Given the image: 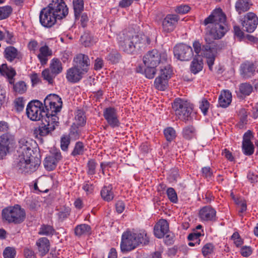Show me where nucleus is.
I'll return each mask as SVG.
<instances>
[{
  "label": "nucleus",
  "mask_w": 258,
  "mask_h": 258,
  "mask_svg": "<svg viewBox=\"0 0 258 258\" xmlns=\"http://www.w3.org/2000/svg\"><path fill=\"white\" fill-rule=\"evenodd\" d=\"M216 212L211 206H207L202 208L199 212V216L202 220L212 221L215 219Z\"/></svg>",
  "instance_id": "obj_24"
},
{
  "label": "nucleus",
  "mask_w": 258,
  "mask_h": 258,
  "mask_svg": "<svg viewBox=\"0 0 258 258\" xmlns=\"http://www.w3.org/2000/svg\"><path fill=\"white\" fill-rule=\"evenodd\" d=\"M214 246L213 244L208 243L206 244L202 248V253L204 256L211 254L214 250Z\"/></svg>",
  "instance_id": "obj_51"
},
{
  "label": "nucleus",
  "mask_w": 258,
  "mask_h": 258,
  "mask_svg": "<svg viewBox=\"0 0 258 258\" xmlns=\"http://www.w3.org/2000/svg\"><path fill=\"white\" fill-rule=\"evenodd\" d=\"M52 54V50L49 47L45 45L39 48V53L37 57L42 65L45 64L48 60V57Z\"/></svg>",
  "instance_id": "obj_28"
},
{
  "label": "nucleus",
  "mask_w": 258,
  "mask_h": 258,
  "mask_svg": "<svg viewBox=\"0 0 258 258\" xmlns=\"http://www.w3.org/2000/svg\"><path fill=\"white\" fill-rule=\"evenodd\" d=\"M54 232V229L52 226L48 225H42L39 229L38 234L46 236L52 235Z\"/></svg>",
  "instance_id": "obj_42"
},
{
  "label": "nucleus",
  "mask_w": 258,
  "mask_h": 258,
  "mask_svg": "<svg viewBox=\"0 0 258 258\" xmlns=\"http://www.w3.org/2000/svg\"><path fill=\"white\" fill-rule=\"evenodd\" d=\"M3 255L5 258H14L16 255L15 249L13 247H7L4 251Z\"/></svg>",
  "instance_id": "obj_52"
},
{
  "label": "nucleus",
  "mask_w": 258,
  "mask_h": 258,
  "mask_svg": "<svg viewBox=\"0 0 258 258\" xmlns=\"http://www.w3.org/2000/svg\"><path fill=\"white\" fill-rule=\"evenodd\" d=\"M62 102L61 99L57 95L49 94L44 100V105L39 100H34L28 103L26 114L28 118L33 121L42 120L45 116L56 114L60 111Z\"/></svg>",
  "instance_id": "obj_1"
},
{
  "label": "nucleus",
  "mask_w": 258,
  "mask_h": 258,
  "mask_svg": "<svg viewBox=\"0 0 258 258\" xmlns=\"http://www.w3.org/2000/svg\"><path fill=\"white\" fill-rule=\"evenodd\" d=\"M142 43V40L137 35H133L131 32L123 33L119 37V45L124 52L131 54L135 51L137 46Z\"/></svg>",
  "instance_id": "obj_9"
},
{
  "label": "nucleus",
  "mask_w": 258,
  "mask_h": 258,
  "mask_svg": "<svg viewBox=\"0 0 258 258\" xmlns=\"http://www.w3.org/2000/svg\"><path fill=\"white\" fill-rule=\"evenodd\" d=\"M55 75L50 72L49 69H45L42 72V77L43 79L48 82L49 84H52L53 82V79Z\"/></svg>",
  "instance_id": "obj_48"
},
{
  "label": "nucleus",
  "mask_w": 258,
  "mask_h": 258,
  "mask_svg": "<svg viewBox=\"0 0 258 258\" xmlns=\"http://www.w3.org/2000/svg\"><path fill=\"white\" fill-rule=\"evenodd\" d=\"M85 73H86L74 66L68 70L66 78L69 82L76 83L81 80Z\"/></svg>",
  "instance_id": "obj_20"
},
{
  "label": "nucleus",
  "mask_w": 258,
  "mask_h": 258,
  "mask_svg": "<svg viewBox=\"0 0 258 258\" xmlns=\"http://www.w3.org/2000/svg\"><path fill=\"white\" fill-rule=\"evenodd\" d=\"M255 70L256 67L253 62L245 61L240 65V76L244 79H248L254 75Z\"/></svg>",
  "instance_id": "obj_19"
},
{
  "label": "nucleus",
  "mask_w": 258,
  "mask_h": 258,
  "mask_svg": "<svg viewBox=\"0 0 258 258\" xmlns=\"http://www.w3.org/2000/svg\"><path fill=\"white\" fill-rule=\"evenodd\" d=\"M70 213V209L69 208H66L58 212V216L59 219L62 221L69 216Z\"/></svg>",
  "instance_id": "obj_61"
},
{
  "label": "nucleus",
  "mask_w": 258,
  "mask_h": 258,
  "mask_svg": "<svg viewBox=\"0 0 258 258\" xmlns=\"http://www.w3.org/2000/svg\"><path fill=\"white\" fill-rule=\"evenodd\" d=\"M239 91L242 95L244 96H249L253 91V87L249 83H243L239 85Z\"/></svg>",
  "instance_id": "obj_37"
},
{
  "label": "nucleus",
  "mask_w": 258,
  "mask_h": 258,
  "mask_svg": "<svg viewBox=\"0 0 258 258\" xmlns=\"http://www.w3.org/2000/svg\"><path fill=\"white\" fill-rule=\"evenodd\" d=\"M167 196L169 200L174 203H176L178 201L177 196L175 190L173 188L169 187L166 191Z\"/></svg>",
  "instance_id": "obj_50"
},
{
  "label": "nucleus",
  "mask_w": 258,
  "mask_h": 258,
  "mask_svg": "<svg viewBox=\"0 0 258 258\" xmlns=\"http://www.w3.org/2000/svg\"><path fill=\"white\" fill-rule=\"evenodd\" d=\"M204 235V232L202 230V231H194L193 232L190 233L187 239L189 241H194L196 240V243H198V245H199L201 242V240L200 239V237L201 236Z\"/></svg>",
  "instance_id": "obj_45"
},
{
  "label": "nucleus",
  "mask_w": 258,
  "mask_h": 258,
  "mask_svg": "<svg viewBox=\"0 0 258 258\" xmlns=\"http://www.w3.org/2000/svg\"><path fill=\"white\" fill-rule=\"evenodd\" d=\"M70 143V139L67 136L61 137L60 140V147L63 151H67Z\"/></svg>",
  "instance_id": "obj_57"
},
{
  "label": "nucleus",
  "mask_w": 258,
  "mask_h": 258,
  "mask_svg": "<svg viewBox=\"0 0 258 258\" xmlns=\"http://www.w3.org/2000/svg\"><path fill=\"white\" fill-rule=\"evenodd\" d=\"M86 122V116L84 112L81 110H78L75 113V122L76 125L83 126L85 125Z\"/></svg>",
  "instance_id": "obj_36"
},
{
  "label": "nucleus",
  "mask_w": 258,
  "mask_h": 258,
  "mask_svg": "<svg viewBox=\"0 0 258 258\" xmlns=\"http://www.w3.org/2000/svg\"><path fill=\"white\" fill-rule=\"evenodd\" d=\"M19 149L18 152L19 155L23 156H31L33 151L31 149V144L26 138H21L19 141Z\"/></svg>",
  "instance_id": "obj_23"
},
{
  "label": "nucleus",
  "mask_w": 258,
  "mask_h": 258,
  "mask_svg": "<svg viewBox=\"0 0 258 258\" xmlns=\"http://www.w3.org/2000/svg\"><path fill=\"white\" fill-rule=\"evenodd\" d=\"M233 32L234 36L239 40L244 37V33L238 26L235 25L233 27Z\"/></svg>",
  "instance_id": "obj_60"
},
{
  "label": "nucleus",
  "mask_w": 258,
  "mask_h": 258,
  "mask_svg": "<svg viewBox=\"0 0 258 258\" xmlns=\"http://www.w3.org/2000/svg\"><path fill=\"white\" fill-rule=\"evenodd\" d=\"M12 12V9L10 6H7L0 7V16L1 20L5 19L9 17Z\"/></svg>",
  "instance_id": "obj_47"
},
{
  "label": "nucleus",
  "mask_w": 258,
  "mask_h": 258,
  "mask_svg": "<svg viewBox=\"0 0 258 258\" xmlns=\"http://www.w3.org/2000/svg\"><path fill=\"white\" fill-rule=\"evenodd\" d=\"M252 250L250 246H243L241 248L240 253L244 257H248L251 254Z\"/></svg>",
  "instance_id": "obj_59"
},
{
  "label": "nucleus",
  "mask_w": 258,
  "mask_h": 258,
  "mask_svg": "<svg viewBox=\"0 0 258 258\" xmlns=\"http://www.w3.org/2000/svg\"><path fill=\"white\" fill-rule=\"evenodd\" d=\"M251 131L248 130L243 136L242 150L243 154L246 156L252 155L254 151V146L251 140L253 138Z\"/></svg>",
  "instance_id": "obj_16"
},
{
  "label": "nucleus",
  "mask_w": 258,
  "mask_h": 258,
  "mask_svg": "<svg viewBox=\"0 0 258 258\" xmlns=\"http://www.w3.org/2000/svg\"><path fill=\"white\" fill-rule=\"evenodd\" d=\"M190 10V7L187 5H180L176 6L174 11L179 14L183 15L187 13Z\"/></svg>",
  "instance_id": "obj_49"
},
{
  "label": "nucleus",
  "mask_w": 258,
  "mask_h": 258,
  "mask_svg": "<svg viewBox=\"0 0 258 258\" xmlns=\"http://www.w3.org/2000/svg\"><path fill=\"white\" fill-rule=\"evenodd\" d=\"M84 152V146L83 143L78 142L76 143L74 150L72 152V155L75 156L82 155Z\"/></svg>",
  "instance_id": "obj_46"
},
{
  "label": "nucleus",
  "mask_w": 258,
  "mask_h": 258,
  "mask_svg": "<svg viewBox=\"0 0 258 258\" xmlns=\"http://www.w3.org/2000/svg\"><path fill=\"white\" fill-rule=\"evenodd\" d=\"M182 136L186 140H189L196 136V130L192 125L187 126L183 128Z\"/></svg>",
  "instance_id": "obj_38"
},
{
  "label": "nucleus",
  "mask_w": 258,
  "mask_h": 258,
  "mask_svg": "<svg viewBox=\"0 0 258 258\" xmlns=\"http://www.w3.org/2000/svg\"><path fill=\"white\" fill-rule=\"evenodd\" d=\"M172 108L178 119L185 121L190 119L192 107L187 101L176 98L172 104Z\"/></svg>",
  "instance_id": "obj_10"
},
{
  "label": "nucleus",
  "mask_w": 258,
  "mask_h": 258,
  "mask_svg": "<svg viewBox=\"0 0 258 258\" xmlns=\"http://www.w3.org/2000/svg\"><path fill=\"white\" fill-rule=\"evenodd\" d=\"M169 230L167 221L165 219H160L154 226V235L158 238H162L167 234Z\"/></svg>",
  "instance_id": "obj_21"
},
{
  "label": "nucleus",
  "mask_w": 258,
  "mask_h": 258,
  "mask_svg": "<svg viewBox=\"0 0 258 258\" xmlns=\"http://www.w3.org/2000/svg\"><path fill=\"white\" fill-rule=\"evenodd\" d=\"M15 108L18 112L22 111L24 107V102L22 98H18L14 101Z\"/></svg>",
  "instance_id": "obj_53"
},
{
  "label": "nucleus",
  "mask_w": 258,
  "mask_h": 258,
  "mask_svg": "<svg viewBox=\"0 0 258 258\" xmlns=\"http://www.w3.org/2000/svg\"><path fill=\"white\" fill-rule=\"evenodd\" d=\"M82 188L87 194L91 193L94 189L93 184L89 181H85L83 185Z\"/></svg>",
  "instance_id": "obj_63"
},
{
  "label": "nucleus",
  "mask_w": 258,
  "mask_h": 258,
  "mask_svg": "<svg viewBox=\"0 0 258 258\" xmlns=\"http://www.w3.org/2000/svg\"><path fill=\"white\" fill-rule=\"evenodd\" d=\"M91 233V227L86 224L77 225L75 228V233L76 236H81L90 234Z\"/></svg>",
  "instance_id": "obj_30"
},
{
  "label": "nucleus",
  "mask_w": 258,
  "mask_h": 258,
  "mask_svg": "<svg viewBox=\"0 0 258 258\" xmlns=\"http://www.w3.org/2000/svg\"><path fill=\"white\" fill-rule=\"evenodd\" d=\"M38 43L35 40H31L28 44V48L30 51H35L38 47Z\"/></svg>",
  "instance_id": "obj_64"
},
{
  "label": "nucleus",
  "mask_w": 258,
  "mask_h": 258,
  "mask_svg": "<svg viewBox=\"0 0 258 258\" xmlns=\"http://www.w3.org/2000/svg\"><path fill=\"white\" fill-rule=\"evenodd\" d=\"M168 81L167 79L159 76L157 77L154 81V86L155 87L161 91L165 90L168 85Z\"/></svg>",
  "instance_id": "obj_34"
},
{
  "label": "nucleus",
  "mask_w": 258,
  "mask_h": 258,
  "mask_svg": "<svg viewBox=\"0 0 258 258\" xmlns=\"http://www.w3.org/2000/svg\"><path fill=\"white\" fill-rule=\"evenodd\" d=\"M156 67H147L145 70V74L146 77L148 79H152L156 74Z\"/></svg>",
  "instance_id": "obj_55"
},
{
  "label": "nucleus",
  "mask_w": 258,
  "mask_h": 258,
  "mask_svg": "<svg viewBox=\"0 0 258 258\" xmlns=\"http://www.w3.org/2000/svg\"><path fill=\"white\" fill-rule=\"evenodd\" d=\"M74 66L87 73L90 65V60L87 55L83 53L77 54L74 58Z\"/></svg>",
  "instance_id": "obj_18"
},
{
  "label": "nucleus",
  "mask_w": 258,
  "mask_h": 258,
  "mask_svg": "<svg viewBox=\"0 0 258 258\" xmlns=\"http://www.w3.org/2000/svg\"><path fill=\"white\" fill-rule=\"evenodd\" d=\"M58 118L56 114L43 118L41 120V125L33 130V136L39 139L42 137L47 136L55 129V126L58 125Z\"/></svg>",
  "instance_id": "obj_7"
},
{
  "label": "nucleus",
  "mask_w": 258,
  "mask_h": 258,
  "mask_svg": "<svg viewBox=\"0 0 258 258\" xmlns=\"http://www.w3.org/2000/svg\"><path fill=\"white\" fill-rule=\"evenodd\" d=\"M40 163V160L32 155L28 156L19 155L16 167L22 173H31L38 168Z\"/></svg>",
  "instance_id": "obj_6"
},
{
  "label": "nucleus",
  "mask_w": 258,
  "mask_h": 258,
  "mask_svg": "<svg viewBox=\"0 0 258 258\" xmlns=\"http://www.w3.org/2000/svg\"><path fill=\"white\" fill-rule=\"evenodd\" d=\"M179 20V17L175 14H167L162 21V31L164 34L173 32Z\"/></svg>",
  "instance_id": "obj_13"
},
{
  "label": "nucleus",
  "mask_w": 258,
  "mask_h": 258,
  "mask_svg": "<svg viewBox=\"0 0 258 258\" xmlns=\"http://www.w3.org/2000/svg\"><path fill=\"white\" fill-rule=\"evenodd\" d=\"M173 52L175 57L181 61H188L193 56L192 48L183 43L175 46L173 49Z\"/></svg>",
  "instance_id": "obj_12"
},
{
  "label": "nucleus",
  "mask_w": 258,
  "mask_h": 258,
  "mask_svg": "<svg viewBox=\"0 0 258 258\" xmlns=\"http://www.w3.org/2000/svg\"><path fill=\"white\" fill-rule=\"evenodd\" d=\"M68 14V9L62 0H52L48 7L42 9L39 15L41 24L47 28L53 26L56 20L64 18Z\"/></svg>",
  "instance_id": "obj_3"
},
{
  "label": "nucleus",
  "mask_w": 258,
  "mask_h": 258,
  "mask_svg": "<svg viewBox=\"0 0 258 258\" xmlns=\"http://www.w3.org/2000/svg\"><path fill=\"white\" fill-rule=\"evenodd\" d=\"M251 6L249 0H237L235 8L238 14H241L248 11Z\"/></svg>",
  "instance_id": "obj_29"
},
{
  "label": "nucleus",
  "mask_w": 258,
  "mask_h": 258,
  "mask_svg": "<svg viewBox=\"0 0 258 258\" xmlns=\"http://www.w3.org/2000/svg\"><path fill=\"white\" fill-rule=\"evenodd\" d=\"M226 20V16L221 9L218 8L214 10L203 22L207 26L206 35L215 40L223 37L227 31Z\"/></svg>",
  "instance_id": "obj_2"
},
{
  "label": "nucleus",
  "mask_w": 258,
  "mask_h": 258,
  "mask_svg": "<svg viewBox=\"0 0 258 258\" xmlns=\"http://www.w3.org/2000/svg\"><path fill=\"white\" fill-rule=\"evenodd\" d=\"M111 185L104 186L101 191L102 198L105 201L109 202L113 200L114 194Z\"/></svg>",
  "instance_id": "obj_32"
},
{
  "label": "nucleus",
  "mask_w": 258,
  "mask_h": 258,
  "mask_svg": "<svg viewBox=\"0 0 258 258\" xmlns=\"http://www.w3.org/2000/svg\"><path fill=\"white\" fill-rule=\"evenodd\" d=\"M50 154V155L45 158L44 162L45 168L50 171L55 168L58 162L62 158L60 152L56 149H52Z\"/></svg>",
  "instance_id": "obj_15"
},
{
  "label": "nucleus",
  "mask_w": 258,
  "mask_h": 258,
  "mask_svg": "<svg viewBox=\"0 0 258 258\" xmlns=\"http://www.w3.org/2000/svg\"><path fill=\"white\" fill-rule=\"evenodd\" d=\"M50 69L52 74L56 76L62 71V64L60 61L57 58H53L50 65Z\"/></svg>",
  "instance_id": "obj_33"
},
{
  "label": "nucleus",
  "mask_w": 258,
  "mask_h": 258,
  "mask_svg": "<svg viewBox=\"0 0 258 258\" xmlns=\"http://www.w3.org/2000/svg\"><path fill=\"white\" fill-rule=\"evenodd\" d=\"M36 244L41 256L45 255L48 252L50 248V242L47 238L41 237L39 238L36 241Z\"/></svg>",
  "instance_id": "obj_25"
},
{
  "label": "nucleus",
  "mask_w": 258,
  "mask_h": 258,
  "mask_svg": "<svg viewBox=\"0 0 258 258\" xmlns=\"http://www.w3.org/2000/svg\"><path fill=\"white\" fill-rule=\"evenodd\" d=\"M149 241V236L145 230H141L137 233L126 232L122 235L120 247L122 251H131L140 244L147 245Z\"/></svg>",
  "instance_id": "obj_5"
},
{
  "label": "nucleus",
  "mask_w": 258,
  "mask_h": 258,
  "mask_svg": "<svg viewBox=\"0 0 258 258\" xmlns=\"http://www.w3.org/2000/svg\"><path fill=\"white\" fill-rule=\"evenodd\" d=\"M205 40L206 43L202 46L198 41H194L192 46L195 52L197 55L203 56L207 58L209 68L212 71L215 57L224 48V46L221 43H217L214 41H208L207 37L205 38Z\"/></svg>",
  "instance_id": "obj_4"
},
{
  "label": "nucleus",
  "mask_w": 258,
  "mask_h": 258,
  "mask_svg": "<svg viewBox=\"0 0 258 258\" xmlns=\"http://www.w3.org/2000/svg\"><path fill=\"white\" fill-rule=\"evenodd\" d=\"M167 54L165 52H160L154 49L149 51L144 56L143 61L147 67H157L168 62Z\"/></svg>",
  "instance_id": "obj_11"
},
{
  "label": "nucleus",
  "mask_w": 258,
  "mask_h": 258,
  "mask_svg": "<svg viewBox=\"0 0 258 258\" xmlns=\"http://www.w3.org/2000/svg\"><path fill=\"white\" fill-rule=\"evenodd\" d=\"M82 41L85 46L91 45L93 42L92 39L88 35H84L81 37Z\"/></svg>",
  "instance_id": "obj_62"
},
{
  "label": "nucleus",
  "mask_w": 258,
  "mask_h": 258,
  "mask_svg": "<svg viewBox=\"0 0 258 258\" xmlns=\"http://www.w3.org/2000/svg\"><path fill=\"white\" fill-rule=\"evenodd\" d=\"M164 134L168 141L171 142L176 137L175 130L172 127L166 128L164 131Z\"/></svg>",
  "instance_id": "obj_44"
},
{
  "label": "nucleus",
  "mask_w": 258,
  "mask_h": 258,
  "mask_svg": "<svg viewBox=\"0 0 258 258\" xmlns=\"http://www.w3.org/2000/svg\"><path fill=\"white\" fill-rule=\"evenodd\" d=\"M96 166V163L93 160H89L87 164V167H88V173L89 175H93L95 173V169Z\"/></svg>",
  "instance_id": "obj_58"
},
{
  "label": "nucleus",
  "mask_w": 258,
  "mask_h": 258,
  "mask_svg": "<svg viewBox=\"0 0 258 258\" xmlns=\"http://www.w3.org/2000/svg\"><path fill=\"white\" fill-rule=\"evenodd\" d=\"M4 54L5 58L10 62H12L16 59H20L21 58L20 52L14 46L7 47L5 49Z\"/></svg>",
  "instance_id": "obj_26"
},
{
  "label": "nucleus",
  "mask_w": 258,
  "mask_h": 258,
  "mask_svg": "<svg viewBox=\"0 0 258 258\" xmlns=\"http://www.w3.org/2000/svg\"><path fill=\"white\" fill-rule=\"evenodd\" d=\"M210 103L207 100L203 99L200 102V108L204 115H206L209 108Z\"/></svg>",
  "instance_id": "obj_56"
},
{
  "label": "nucleus",
  "mask_w": 258,
  "mask_h": 258,
  "mask_svg": "<svg viewBox=\"0 0 258 258\" xmlns=\"http://www.w3.org/2000/svg\"><path fill=\"white\" fill-rule=\"evenodd\" d=\"M231 239L233 240L234 243L236 247L240 246L243 243V240L241 238L237 232H235L233 234Z\"/></svg>",
  "instance_id": "obj_54"
},
{
  "label": "nucleus",
  "mask_w": 258,
  "mask_h": 258,
  "mask_svg": "<svg viewBox=\"0 0 258 258\" xmlns=\"http://www.w3.org/2000/svg\"><path fill=\"white\" fill-rule=\"evenodd\" d=\"M73 3L76 19H79L84 10V2L83 0H73Z\"/></svg>",
  "instance_id": "obj_39"
},
{
  "label": "nucleus",
  "mask_w": 258,
  "mask_h": 258,
  "mask_svg": "<svg viewBox=\"0 0 258 258\" xmlns=\"http://www.w3.org/2000/svg\"><path fill=\"white\" fill-rule=\"evenodd\" d=\"M169 59H168V62L161 64L160 68V75L161 77L169 80L171 78L172 70L171 69V66L169 63Z\"/></svg>",
  "instance_id": "obj_31"
},
{
  "label": "nucleus",
  "mask_w": 258,
  "mask_h": 258,
  "mask_svg": "<svg viewBox=\"0 0 258 258\" xmlns=\"http://www.w3.org/2000/svg\"><path fill=\"white\" fill-rule=\"evenodd\" d=\"M13 89L16 93L22 94L26 91L27 86L24 81H21L14 84Z\"/></svg>",
  "instance_id": "obj_43"
},
{
  "label": "nucleus",
  "mask_w": 258,
  "mask_h": 258,
  "mask_svg": "<svg viewBox=\"0 0 258 258\" xmlns=\"http://www.w3.org/2000/svg\"><path fill=\"white\" fill-rule=\"evenodd\" d=\"M2 215L3 220L15 224L22 223L26 216L25 210L18 205L4 209Z\"/></svg>",
  "instance_id": "obj_8"
},
{
  "label": "nucleus",
  "mask_w": 258,
  "mask_h": 258,
  "mask_svg": "<svg viewBox=\"0 0 258 258\" xmlns=\"http://www.w3.org/2000/svg\"><path fill=\"white\" fill-rule=\"evenodd\" d=\"M0 73L3 76H6L8 78H14L16 73L12 68H9L7 64H3L0 66Z\"/></svg>",
  "instance_id": "obj_35"
},
{
  "label": "nucleus",
  "mask_w": 258,
  "mask_h": 258,
  "mask_svg": "<svg viewBox=\"0 0 258 258\" xmlns=\"http://www.w3.org/2000/svg\"><path fill=\"white\" fill-rule=\"evenodd\" d=\"M11 136L4 134L0 136V160H2L9 152Z\"/></svg>",
  "instance_id": "obj_22"
},
{
  "label": "nucleus",
  "mask_w": 258,
  "mask_h": 258,
  "mask_svg": "<svg viewBox=\"0 0 258 258\" xmlns=\"http://www.w3.org/2000/svg\"><path fill=\"white\" fill-rule=\"evenodd\" d=\"M203 64V63L201 60H199L194 58L190 65L191 72L195 74H197L202 70Z\"/></svg>",
  "instance_id": "obj_41"
},
{
  "label": "nucleus",
  "mask_w": 258,
  "mask_h": 258,
  "mask_svg": "<svg viewBox=\"0 0 258 258\" xmlns=\"http://www.w3.org/2000/svg\"><path fill=\"white\" fill-rule=\"evenodd\" d=\"M103 116L108 124L112 128L118 127L120 122L116 109L113 107H108L103 111Z\"/></svg>",
  "instance_id": "obj_17"
},
{
  "label": "nucleus",
  "mask_w": 258,
  "mask_h": 258,
  "mask_svg": "<svg viewBox=\"0 0 258 258\" xmlns=\"http://www.w3.org/2000/svg\"><path fill=\"white\" fill-rule=\"evenodd\" d=\"M80 126L73 123L70 128L69 137L71 139L76 140L79 138L81 135V130L79 128Z\"/></svg>",
  "instance_id": "obj_40"
},
{
  "label": "nucleus",
  "mask_w": 258,
  "mask_h": 258,
  "mask_svg": "<svg viewBox=\"0 0 258 258\" xmlns=\"http://www.w3.org/2000/svg\"><path fill=\"white\" fill-rule=\"evenodd\" d=\"M231 101L232 94L229 91L224 90L221 92L218 99V103L220 107L226 108L230 104Z\"/></svg>",
  "instance_id": "obj_27"
},
{
  "label": "nucleus",
  "mask_w": 258,
  "mask_h": 258,
  "mask_svg": "<svg viewBox=\"0 0 258 258\" xmlns=\"http://www.w3.org/2000/svg\"><path fill=\"white\" fill-rule=\"evenodd\" d=\"M241 25L248 33L253 32L258 25V18L252 12L247 13L241 20Z\"/></svg>",
  "instance_id": "obj_14"
}]
</instances>
